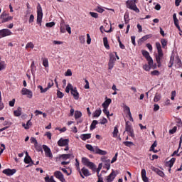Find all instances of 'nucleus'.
<instances>
[{"label":"nucleus","instance_id":"obj_1","mask_svg":"<svg viewBox=\"0 0 182 182\" xmlns=\"http://www.w3.org/2000/svg\"><path fill=\"white\" fill-rule=\"evenodd\" d=\"M85 147L92 153H94V154H100V156H106V154H107L106 151H103L96 146H93L90 144H86Z\"/></svg>","mask_w":182,"mask_h":182},{"label":"nucleus","instance_id":"obj_2","mask_svg":"<svg viewBox=\"0 0 182 182\" xmlns=\"http://www.w3.org/2000/svg\"><path fill=\"white\" fill-rule=\"evenodd\" d=\"M127 8L128 9H131V11H134L136 14H139L140 12V10L139 8H137V6L136 5V0H128L126 1Z\"/></svg>","mask_w":182,"mask_h":182},{"label":"nucleus","instance_id":"obj_3","mask_svg":"<svg viewBox=\"0 0 182 182\" xmlns=\"http://www.w3.org/2000/svg\"><path fill=\"white\" fill-rule=\"evenodd\" d=\"M156 48L157 49L158 54L156 55V62L158 63H160V60L163 59V56H164V54L163 53V50H161V45L160 43L156 42Z\"/></svg>","mask_w":182,"mask_h":182},{"label":"nucleus","instance_id":"obj_4","mask_svg":"<svg viewBox=\"0 0 182 182\" xmlns=\"http://www.w3.org/2000/svg\"><path fill=\"white\" fill-rule=\"evenodd\" d=\"M82 164H84V166H86L87 167L90 168V170H92V171H96V165H95V164H93L92 162H90L89 159L86 157L82 158Z\"/></svg>","mask_w":182,"mask_h":182},{"label":"nucleus","instance_id":"obj_5","mask_svg":"<svg viewBox=\"0 0 182 182\" xmlns=\"http://www.w3.org/2000/svg\"><path fill=\"white\" fill-rule=\"evenodd\" d=\"M125 133H127V134L129 136V137H134V130H133L132 123H130V122L129 121L126 122Z\"/></svg>","mask_w":182,"mask_h":182},{"label":"nucleus","instance_id":"obj_6","mask_svg":"<svg viewBox=\"0 0 182 182\" xmlns=\"http://www.w3.org/2000/svg\"><path fill=\"white\" fill-rule=\"evenodd\" d=\"M43 18V12L42 11V6H41V4H38L37 6V23L40 25V26L42 25Z\"/></svg>","mask_w":182,"mask_h":182},{"label":"nucleus","instance_id":"obj_7","mask_svg":"<svg viewBox=\"0 0 182 182\" xmlns=\"http://www.w3.org/2000/svg\"><path fill=\"white\" fill-rule=\"evenodd\" d=\"M171 65H169V68H171L173 65H175L176 68H181V60L178 58H175L171 56V60H170Z\"/></svg>","mask_w":182,"mask_h":182},{"label":"nucleus","instance_id":"obj_8","mask_svg":"<svg viewBox=\"0 0 182 182\" xmlns=\"http://www.w3.org/2000/svg\"><path fill=\"white\" fill-rule=\"evenodd\" d=\"M43 149L44 150L46 157H48V159L52 160V159H53V154H52L50 149L46 145H43Z\"/></svg>","mask_w":182,"mask_h":182},{"label":"nucleus","instance_id":"obj_9","mask_svg":"<svg viewBox=\"0 0 182 182\" xmlns=\"http://www.w3.org/2000/svg\"><path fill=\"white\" fill-rule=\"evenodd\" d=\"M12 35V32L11 30L4 28L2 30H0V38H5L6 36H11Z\"/></svg>","mask_w":182,"mask_h":182},{"label":"nucleus","instance_id":"obj_10","mask_svg":"<svg viewBox=\"0 0 182 182\" xmlns=\"http://www.w3.org/2000/svg\"><path fill=\"white\" fill-rule=\"evenodd\" d=\"M54 176L56 178L60 180L61 182H66V179H65V176H63V173L60 172V171H56L54 172Z\"/></svg>","mask_w":182,"mask_h":182},{"label":"nucleus","instance_id":"obj_11","mask_svg":"<svg viewBox=\"0 0 182 182\" xmlns=\"http://www.w3.org/2000/svg\"><path fill=\"white\" fill-rule=\"evenodd\" d=\"M151 170H152V171H154V173H157L158 176H159L160 177H162V178H164V176H166L164 174V172H163L161 170L159 169V168H156L154 166H151Z\"/></svg>","mask_w":182,"mask_h":182},{"label":"nucleus","instance_id":"obj_12","mask_svg":"<svg viewBox=\"0 0 182 182\" xmlns=\"http://www.w3.org/2000/svg\"><path fill=\"white\" fill-rule=\"evenodd\" d=\"M79 171H80V174L82 178H85V176L89 177V176H90V172H89V170L86 168H82L81 169V171H80V170Z\"/></svg>","mask_w":182,"mask_h":182},{"label":"nucleus","instance_id":"obj_13","mask_svg":"<svg viewBox=\"0 0 182 182\" xmlns=\"http://www.w3.org/2000/svg\"><path fill=\"white\" fill-rule=\"evenodd\" d=\"M21 93L22 95L27 96V97H28L29 99H32L33 93L31 90L23 88L21 90Z\"/></svg>","mask_w":182,"mask_h":182},{"label":"nucleus","instance_id":"obj_14","mask_svg":"<svg viewBox=\"0 0 182 182\" xmlns=\"http://www.w3.org/2000/svg\"><path fill=\"white\" fill-rule=\"evenodd\" d=\"M15 173H16V170L15 169L7 168L3 171V173L8 176H14Z\"/></svg>","mask_w":182,"mask_h":182},{"label":"nucleus","instance_id":"obj_15","mask_svg":"<svg viewBox=\"0 0 182 182\" xmlns=\"http://www.w3.org/2000/svg\"><path fill=\"white\" fill-rule=\"evenodd\" d=\"M58 146L60 147H63L65 146H68L69 144V139H64L63 138H61L58 141Z\"/></svg>","mask_w":182,"mask_h":182},{"label":"nucleus","instance_id":"obj_16","mask_svg":"<svg viewBox=\"0 0 182 182\" xmlns=\"http://www.w3.org/2000/svg\"><path fill=\"white\" fill-rule=\"evenodd\" d=\"M101 160L103 163H105V168H107V170H110V159H106L105 156H102Z\"/></svg>","mask_w":182,"mask_h":182},{"label":"nucleus","instance_id":"obj_17","mask_svg":"<svg viewBox=\"0 0 182 182\" xmlns=\"http://www.w3.org/2000/svg\"><path fill=\"white\" fill-rule=\"evenodd\" d=\"M141 178L144 182H149V178H147V172H146V169H142L141 172Z\"/></svg>","mask_w":182,"mask_h":182},{"label":"nucleus","instance_id":"obj_18","mask_svg":"<svg viewBox=\"0 0 182 182\" xmlns=\"http://www.w3.org/2000/svg\"><path fill=\"white\" fill-rule=\"evenodd\" d=\"M116 178V173L113 171L108 176H107V181L112 182Z\"/></svg>","mask_w":182,"mask_h":182},{"label":"nucleus","instance_id":"obj_19","mask_svg":"<svg viewBox=\"0 0 182 182\" xmlns=\"http://www.w3.org/2000/svg\"><path fill=\"white\" fill-rule=\"evenodd\" d=\"M31 142L34 144V147L35 149H36V150L38 151H41V148L39 147V145L38 144V141H36V139L35 138H31Z\"/></svg>","mask_w":182,"mask_h":182},{"label":"nucleus","instance_id":"obj_20","mask_svg":"<svg viewBox=\"0 0 182 182\" xmlns=\"http://www.w3.org/2000/svg\"><path fill=\"white\" fill-rule=\"evenodd\" d=\"M174 163H176V158H172L170 161L166 162L165 166L171 168L174 166Z\"/></svg>","mask_w":182,"mask_h":182},{"label":"nucleus","instance_id":"obj_21","mask_svg":"<svg viewBox=\"0 0 182 182\" xmlns=\"http://www.w3.org/2000/svg\"><path fill=\"white\" fill-rule=\"evenodd\" d=\"M156 147H157V141H154V142L149 149V151H153V153H159V151L157 149H155Z\"/></svg>","mask_w":182,"mask_h":182},{"label":"nucleus","instance_id":"obj_22","mask_svg":"<svg viewBox=\"0 0 182 182\" xmlns=\"http://www.w3.org/2000/svg\"><path fill=\"white\" fill-rule=\"evenodd\" d=\"M24 163H26V164H30V166H33V161H32V158H31V156H26L24 159Z\"/></svg>","mask_w":182,"mask_h":182},{"label":"nucleus","instance_id":"obj_23","mask_svg":"<svg viewBox=\"0 0 182 182\" xmlns=\"http://www.w3.org/2000/svg\"><path fill=\"white\" fill-rule=\"evenodd\" d=\"M71 95H73L75 100H77V99H79V92H77V90H76V88L72 90Z\"/></svg>","mask_w":182,"mask_h":182},{"label":"nucleus","instance_id":"obj_24","mask_svg":"<svg viewBox=\"0 0 182 182\" xmlns=\"http://www.w3.org/2000/svg\"><path fill=\"white\" fill-rule=\"evenodd\" d=\"M110 103H112V99L109 98L106 100L105 102L102 104V107H104V109H107Z\"/></svg>","mask_w":182,"mask_h":182},{"label":"nucleus","instance_id":"obj_25","mask_svg":"<svg viewBox=\"0 0 182 182\" xmlns=\"http://www.w3.org/2000/svg\"><path fill=\"white\" fill-rule=\"evenodd\" d=\"M161 99V94L156 93L154 97V102L155 103H157V102H159Z\"/></svg>","mask_w":182,"mask_h":182},{"label":"nucleus","instance_id":"obj_26","mask_svg":"<svg viewBox=\"0 0 182 182\" xmlns=\"http://www.w3.org/2000/svg\"><path fill=\"white\" fill-rule=\"evenodd\" d=\"M150 38H151V35L150 34L146 35L143 36L138 42L139 43H140V42H144L147 41V39H150Z\"/></svg>","mask_w":182,"mask_h":182},{"label":"nucleus","instance_id":"obj_27","mask_svg":"<svg viewBox=\"0 0 182 182\" xmlns=\"http://www.w3.org/2000/svg\"><path fill=\"white\" fill-rule=\"evenodd\" d=\"M14 116H16L17 117L21 116L22 114V108L18 107L16 110L14 112Z\"/></svg>","mask_w":182,"mask_h":182},{"label":"nucleus","instance_id":"obj_28","mask_svg":"<svg viewBox=\"0 0 182 182\" xmlns=\"http://www.w3.org/2000/svg\"><path fill=\"white\" fill-rule=\"evenodd\" d=\"M100 32H102V33H103V31L104 32H107V33L112 32V26H110V28L109 30L105 28V27L103 26H101V27L100 28Z\"/></svg>","mask_w":182,"mask_h":182},{"label":"nucleus","instance_id":"obj_29","mask_svg":"<svg viewBox=\"0 0 182 182\" xmlns=\"http://www.w3.org/2000/svg\"><path fill=\"white\" fill-rule=\"evenodd\" d=\"M104 42V46L106 48V49H110V46H109V42L107 41V37H105L103 38Z\"/></svg>","mask_w":182,"mask_h":182},{"label":"nucleus","instance_id":"obj_30","mask_svg":"<svg viewBox=\"0 0 182 182\" xmlns=\"http://www.w3.org/2000/svg\"><path fill=\"white\" fill-rule=\"evenodd\" d=\"M72 92V90H73V86L72 85V84L68 83L66 88H65V92L66 93H69L70 92Z\"/></svg>","mask_w":182,"mask_h":182},{"label":"nucleus","instance_id":"obj_31","mask_svg":"<svg viewBox=\"0 0 182 182\" xmlns=\"http://www.w3.org/2000/svg\"><path fill=\"white\" fill-rule=\"evenodd\" d=\"M112 63H116V57H114V54L110 53L109 54V61Z\"/></svg>","mask_w":182,"mask_h":182},{"label":"nucleus","instance_id":"obj_32","mask_svg":"<svg viewBox=\"0 0 182 182\" xmlns=\"http://www.w3.org/2000/svg\"><path fill=\"white\" fill-rule=\"evenodd\" d=\"M31 126H32V122H31V120H28L26 124H23V127H24V129H26V130H28V129H29Z\"/></svg>","mask_w":182,"mask_h":182},{"label":"nucleus","instance_id":"obj_33","mask_svg":"<svg viewBox=\"0 0 182 182\" xmlns=\"http://www.w3.org/2000/svg\"><path fill=\"white\" fill-rule=\"evenodd\" d=\"M33 48H35V45L33 44V43L32 42H28L26 45V49H33Z\"/></svg>","mask_w":182,"mask_h":182},{"label":"nucleus","instance_id":"obj_34","mask_svg":"<svg viewBox=\"0 0 182 182\" xmlns=\"http://www.w3.org/2000/svg\"><path fill=\"white\" fill-rule=\"evenodd\" d=\"M100 114H102V109H97V110L93 113L94 117H99V116H100Z\"/></svg>","mask_w":182,"mask_h":182},{"label":"nucleus","instance_id":"obj_35","mask_svg":"<svg viewBox=\"0 0 182 182\" xmlns=\"http://www.w3.org/2000/svg\"><path fill=\"white\" fill-rule=\"evenodd\" d=\"M45 181L46 182H55V179L53 178V176H50V177L46 176L45 178Z\"/></svg>","mask_w":182,"mask_h":182},{"label":"nucleus","instance_id":"obj_36","mask_svg":"<svg viewBox=\"0 0 182 182\" xmlns=\"http://www.w3.org/2000/svg\"><path fill=\"white\" fill-rule=\"evenodd\" d=\"M82 117V112L80 111H75V119H80Z\"/></svg>","mask_w":182,"mask_h":182},{"label":"nucleus","instance_id":"obj_37","mask_svg":"<svg viewBox=\"0 0 182 182\" xmlns=\"http://www.w3.org/2000/svg\"><path fill=\"white\" fill-rule=\"evenodd\" d=\"M113 136L114 137L119 136V129H117V127H114V128Z\"/></svg>","mask_w":182,"mask_h":182},{"label":"nucleus","instance_id":"obj_38","mask_svg":"<svg viewBox=\"0 0 182 182\" xmlns=\"http://www.w3.org/2000/svg\"><path fill=\"white\" fill-rule=\"evenodd\" d=\"M38 89H40L41 93H46V91L48 90L47 87L43 88V87H42V85H38Z\"/></svg>","mask_w":182,"mask_h":182},{"label":"nucleus","instance_id":"obj_39","mask_svg":"<svg viewBox=\"0 0 182 182\" xmlns=\"http://www.w3.org/2000/svg\"><path fill=\"white\" fill-rule=\"evenodd\" d=\"M43 65L45 68H48L49 66V61L48 60V58H44L43 60Z\"/></svg>","mask_w":182,"mask_h":182},{"label":"nucleus","instance_id":"obj_40","mask_svg":"<svg viewBox=\"0 0 182 182\" xmlns=\"http://www.w3.org/2000/svg\"><path fill=\"white\" fill-rule=\"evenodd\" d=\"M96 11L97 12H99V14H103V12H105V9H103V7L101 6H97Z\"/></svg>","mask_w":182,"mask_h":182},{"label":"nucleus","instance_id":"obj_41","mask_svg":"<svg viewBox=\"0 0 182 182\" xmlns=\"http://www.w3.org/2000/svg\"><path fill=\"white\" fill-rule=\"evenodd\" d=\"M13 19H14V17L9 16L6 18H3L1 22H2V23H4V22H8L9 21H12Z\"/></svg>","mask_w":182,"mask_h":182},{"label":"nucleus","instance_id":"obj_42","mask_svg":"<svg viewBox=\"0 0 182 182\" xmlns=\"http://www.w3.org/2000/svg\"><path fill=\"white\" fill-rule=\"evenodd\" d=\"M141 52H142L143 56H144L146 59H149V58H150V53H149V52L146 50H142Z\"/></svg>","mask_w":182,"mask_h":182},{"label":"nucleus","instance_id":"obj_43","mask_svg":"<svg viewBox=\"0 0 182 182\" xmlns=\"http://www.w3.org/2000/svg\"><path fill=\"white\" fill-rule=\"evenodd\" d=\"M161 43L162 48H164H164H166V46H167V40H166L164 38L161 39Z\"/></svg>","mask_w":182,"mask_h":182},{"label":"nucleus","instance_id":"obj_44","mask_svg":"<svg viewBox=\"0 0 182 182\" xmlns=\"http://www.w3.org/2000/svg\"><path fill=\"white\" fill-rule=\"evenodd\" d=\"M96 124H97V121L94 120V121L92 122L91 126H90L91 130H93L94 129H96Z\"/></svg>","mask_w":182,"mask_h":182},{"label":"nucleus","instance_id":"obj_45","mask_svg":"<svg viewBox=\"0 0 182 182\" xmlns=\"http://www.w3.org/2000/svg\"><path fill=\"white\" fill-rule=\"evenodd\" d=\"M124 144L127 146V147H132V146H134V144L132 141H124Z\"/></svg>","mask_w":182,"mask_h":182},{"label":"nucleus","instance_id":"obj_46","mask_svg":"<svg viewBox=\"0 0 182 182\" xmlns=\"http://www.w3.org/2000/svg\"><path fill=\"white\" fill-rule=\"evenodd\" d=\"M102 112L103 113H105V114H106L108 119L109 117H110V112H109V110H107V108H104Z\"/></svg>","mask_w":182,"mask_h":182},{"label":"nucleus","instance_id":"obj_47","mask_svg":"<svg viewBox=\"0 0 182 182\" xmlns=\"http://www.w3.org/2000/svg\"><path fill=\"white\" fill-rule=\"evenodd\" d=\"M124 112H127V114H130V113H132L130 112V107H129L127 105L124 106Z\"/></svg>","mask_w":182,"mask_h":182},{"label":"nucleus","instance_id":"obj_48","mask_svg":"<svg viewBox=\"0 0 182 182\" xmlns=\"http://www.w3.org/2000/svg\"><path fill=\"white\" fill-rule=\"evenodd\" d=\"M143 69L145 70L146 72H149L151 69V67L150 65H147V64H145L143 66Z\"/></svg>","mask_w":182,"mask_h":182},{"label":"nucleus","instance_id":"obj_49","mask_svg":"<svg viewBox=\"0 0 182 182\" xmlns=\"http://www.w3.org/2000/svg\"><path fill=\"white\" fill-rule=\"evenodd\" d=\"M61 159H63V160H68V159H70V154H63Z\"/></svg>","mask_w":182,"mask_h":182},{"label":"nucleus","instance_id":"obj_50","mask_svg":"<svg viewBox=\"0 0 182 182\" xmlns=\"http://www.w3.org/2000/svg\"><path fill=\"white\" fill-rule=\"evenodd\" d=\"M177 132V127H173L171 129L169 130L170 134H174Z\"/></svg>","mask_w":182,"mask_h":182},{"label":"nucleus","instance_id":"obj_51","mask_svg":"<svg viewBox=\"0 0 182 182\" xmlns=\"http://www.w3.org/2000/svg\"><path fill=\"white\" fill-rule=\"evenodd\" d=\"M80 43H85L86 42V40L85 38V36H80L79 37Z\"/></svg>","mask_w":182,"mask_h":182},{"label":"nucleus","instance_id":"obj_52","mask_svg":"<svg viewBox=\"0 0 182 182\" xmlns=\"http://www.w3.org/2000/svg\"><path fill=\"white\" fill-rule=\"evenodd\" d=\"M146 60L148 61L149 66H151V67L153 66V59L151 58V57L146 58Z\"/></svg>","mask_w":182,"mask_h":182},{"label":"nucleus","instance_id":"obj_53","mask_svg":"<svg viewBox=\"0 0 182 182\" xmlns=\"http://www.w3.org/2000/svg\"><path fill=\"white\" fill-rule=\"evenodd\" d=\"M151 75H152L153 76H159V75H160V72H159V70H155L151 72Z\"/></svg>","mask_w":182,"mask_h":182},{"label":"nucleus","instance_id":"obj_54","mask_svg":"<svg viewBox=\"0 0 182 182\" xmlns=\"http://www.w3.org/2000/svg\"><path fill=\"white\" fill-rule=\"evenodd\" d=\"M46 26L47 28H52L53 26H55V22H50V23H47L46 24Z\"/></svg>","mask_w":182,"mask_h":182},{"label":"nucleus","instance_id":"obj_55","mask_svg":"<svg viewBox=\"0 0 182 182\" xmlns=\"http://www.w3.org/2000/svg\"><path fill=\"white\" fill-rule=\"evenodd\" d=\"M57 96L58 97H59V99H62V97H63V93L62 92H60V90L57 91Z\"/></svg>","mask_w":182,"mask_h":182},{"label":"nucleus","instance_id":"obj_56","mask_svg":"<svg viewBox=\"0 0 182 182\" xmlns=\"http://www.w3.org/2000/svg\"><path fill=\"white\" fill-rule=\"evenodd\" d=\"M90 15L92 18H99V14H97V13L90 12Z\"/></svg>","mask_w":182,"mask_h":182},{"label":"nucleus","instance_id":"obj_57","mask_svg":"<svg viewBox=\"0 0 182 182\" xmlns=\"http://www.w3.org/2000/svg\"><path fill=\"white\" fill-rule=\"evenodd\" d=\"M92 42V38H90V35L87 34V45H90Z\"/></svg>","mask_w":182,"mask_h":182},{"label":"nucleus","instance_id":"obj_58","mask_svg":"<svg viewBox=\"0 0 182 182\" xmlns=\"http://www.w3.org/2000/svg\"><path fill=\"white\" fill-rule=\"evenodd\" d=\"M114 66V63H111L109 61L108 69H109V70H112V69H113Z\"/></svg>","mask_w":182,"mask_h":182},{"label":"nucleus","instance_id":"obj_59","mask_svg":"<svg viewBox=\"0 0 182 182\" xmlns=\"http://www.w3.org/2000/svg\"><path fill=\"white\" fill-rule=\"evenodd\" d=\"M65 29L70 35V33H72V30L70 28V26H69V25H65Z\"/></svg>","mask_w":182,"mask_h":182},{"label":"nucleus","instance_id":"obj_60","mask_svg":"<svg viewBox=\"0 0 182 182\" xmlns=\"http://www.w3.org/2000/svg\"><path fill=\"white\" fill-rule=\"evenodd\" d=\"M53 45H63V42L59 41H53Z\"/></svg>","mask_w":182,"mask_h":182},{"label":"nucleus","instance_id":"obj_61","mask_svg":"<svg viewBox=\"0 0 182 182\" xmlns=\"http://www.w3.org/2000/svg\"><path fill=\"white\" fill-rule=\"evenodd\" d=\"M34 19H35V16H33V14H31L30 16V18L28 20L29 23H32V22H33Z\"/></svg>","mask_w":182,"mask_h":182},{"label":"nucleus","instance_id":"obj_62","mask_svg":"<svg viewBox=\"0 0 182 182\" xmlns=\"http://www.w3.org/2000/svg\"><path fill=\"white\" fill-rule=\"evenodd\" d=\"M117 156H118V154L116 153L114 156L112 158V161H111V164H113L116 161V160H117Z\"/></svg>","mask_w":182,"mask_h":182},{"label":"nucleus","instance_id":"obj_63","mask_svg":"<svg viewBox=\"0 0 182 182\" xmlns=\"http://www.w3.org/2000/svg\"><path fill=\"white\" fill-rule=\"evenodd\" d=\"M52 86H53V80H51L50 82H48V87L46 88L48 89V90H49V89H50Z\"/></svg>","mask_w":182,"mask_h":182},{"label":"nucleus","instance_id":"obj_64","mask_svg":"<svg viewBox=\"0 0 182 182\" xmlns=\"http://www.w3.org/2000/svg\"><path fill=\"white\" fill-rule=\"evenodd\" d=\"M66 76H72V70L70 69H68L65 73Z\"/></svg>","mask_w":182,"mask_h":182}]
</instances>
